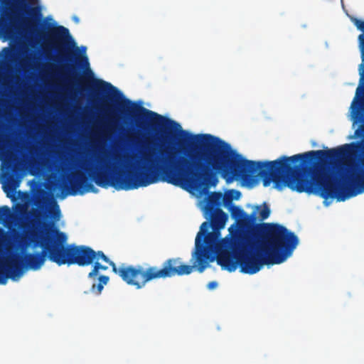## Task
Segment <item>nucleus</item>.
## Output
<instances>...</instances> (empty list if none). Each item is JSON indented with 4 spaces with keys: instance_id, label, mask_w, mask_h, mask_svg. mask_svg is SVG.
Returning <instances> with one entry per match:
<instances>
[{
    "instance_id": "obj_20",
    "label": "nucleus",
    "mask_w": 364,
    "mask_h": 364,
    "mask_svg": "<svg viewBox=\"0 0 364 364\" xmlns=\"http://www.w3.org/2000/svg\"><path fill=\"white\" fill-rule=\"evenodd\" d=\"M231 217L237 221L244 217L246 213L243 209L239 206L232 205L230 208Z\"/></svg>"
},
{
    "instance_id": "obj_12",
    "label": "nucleus",
    "mask_w": 364,
    "mask_h": 364,
    "mask_svg": "<svg viewBox=\"0 0 364 364\" xmlns=\"http://www.w3.org/2000/svg\"><path fill=\"white\" fill-rule=\"evenodd\" d=\"M107 89L112 91L114 94L122 95L119 91L110 83L92 77L91 90L93 92V97H98L101 93L105 92Z\"/></svg>"
},
{
    "instance_id": "obj_10",
    "label": "nucleus",
    "mask_w": 364,
    "mask_h": 364,
    "mask_svg": "<svg viewBox=\"0 0 364 364\" xmlns=\"http://www.w3.org/2000/svg\"><path fill=\"white\" fill-rule=\"evenodd\" d=\"M7 172L5 173L6 184L4 185V189L14 191L18 186L22 177L21 168L17 164L8 162L6 164Z\"/></svg>"
},
{
    "instance_id": "obj_7",
    "label": "nucleus",
    "mask_w": 364,
    "mask_h": 364,
    "mask_svg": "<svg viewBox=\"0 0 364 364\" xmlns=\"http://www.w3.org/2000/svg\"><path fill=\"white\" fill-rule=\"evenodd\" d=\"M353 24L360 31L358 36V45L360 53L361 63L358 65L359 84L350 105V114L353 125L358 124L355 136L364 142V20L354 18Z\"/></svg>"
},
{
    "instance_id": "obj_24",
    "label": "nucleus",
    "mask_w": 364,
    "mask_h": 364,
    "mask_svg": "<svg viewBox=\"0 0 364 364\" xmlns=\"http://www.w3.org/2000/svg\"><path fill=\"white\" fill-rule=\"evenodd\" d=\"M11 146V141L0 135V151H3L6 147Z\"/></svg>"
},
{
    "instance_id": "obj_31",
    "label": "nucleus",
    "mask_w": 364,
    "mask_h": 364,
    "mask_svg": "<svg viewBox=\"0 0 364 364\" xmlns=\"http://www.w3.org/2000/svg\"><path fill=\"white\" fill-rule=\"evenodd\" d=\"M73 69V67H71L70 69H69V71H72Z\"/></svg>"
},
{
    "instance_id": "obj_13",
    "label": "nucleus",
    "mask_w": 364,
    "mask_h": 364,
    "mask_svg": "<svg viewBox=\"0 0 364 364\" xmlns=\"http://www.w3.org/2000/svg\"><path fill=\"white\" fill-rule=\"evenodd\" d=\"M224 203V196L220 192H213L207 197L205 213L220 210L222 203Z\"/></svg>"
},
{
    "instance_id": "obj_30",
    "label": "nucleus",
    "mask_w": 364,
    "mask_h": 364,
    "mask_svg": "<svg viewBox=\"0 0 364 364\" xmlns=\"http://www.w3.org/2000/svg\"><path fill=\"white\" fill-rule=\"evenodd\" d=\"M69 72L71 73V75H73V79H75L74 73H71V71H69Z\"/></svg>"
},
{
    "instance_id": "obj_6",
    "label": "nucleus",
    "mask_w": 364,
    "mask_h": 364,
    "mask_svg": "<svg viewBox=\"0 0 364 364\" xmlns=\"http://www.w3.org/2000/svg\"><path fill=\"white\" fill-rule=\"evenodd\" d=\"M27 234L17 230L6 231L0 228V284H6L8 279L18 281L23 275V265L19 261L30 246Z\"/></svg>"
},
{
    "instance_id": "obj_15",
    "label": "nucleus",
    "mask_w": 364,
    "mask_h": 364,
    "mask_svg": "<svg viewBox=\"0 0 364 364\" xmlns=\"http://www.w3.org/2000/svg\"><path fill=\"white\" fill-rule=\"evenodd\" d=\"M252 213H255L257 216V220L262 221L267 219L270 215V210L266 203L262 205H257Z\"/></svg>"
},
{
    "instance_id": "obj_1",
    "label": "nucleus",
    "mask_w": 364,
    "mask_h": 364,
    "mask_svg": "<svg viewBox=\"0 0 364 364\" xmlns=\"http://www.w3.org/2000/svg\"><path fill=\"white\" fill-rule=\"evenodd\" d=\"M351 146L282 156L270 161L247 160L233 149V180L250 182L259 176L264 186L272 181L279 191L288 187L325 200L345 201L364 193V159L360 162L348 159Z\"/></svg>"
},
{
    "instance_id": "obj_21",
    "label": "nucleus",
    "mask_w": 364,
    "mask_h": 364,
    "mask_svg": "<svg viewBox=\"0 0 364 364\" xmlns=\"http://www.w3.org/2000/svg\"><path fill=\"white\" fill-rule=\"evenodd\" d=\"M49 217L55 221H58L60 218V210L57 203L54 202L52 206L48 210Z\"/></svg>"
},
{
    "instance_id": "obj_4",
    "label": "nucleus",
    "mask_w": 364,
    "mask_h": 364,
    "mask_svg": "<svg viewBox=\"0 0 364 364\" xmlns=\"http://www.w3.org/2000/svg\"><path fill=\"white\" fill-rule=\"evenodd\" d=\"M53 234L46 231L45 234H41L38 237V240L31 239L27 236L31 242H34L35 245H39L42 251L26 253V250L22 254L19 261L23 267V274L25 269H39L44 264L46 257L58 266L75 264L77 245L66 244L67 235L58 229H53Z\"/></svg>"
},
{
    "instance_id": "obj_5",
    "label": "nucleus",
    "mask_w": 364,
    "mask_h": 364,
    "mask_svg": "<svg viewBox=\"0 0 364 364\" xmlns=\"http://www.w3.org/2000/svg\"><path fill=\"white\" fill-rule=\"evenodd\" d=\"M39 0H0V37L15 38L31 31L41 21L43 14Z\"/></svg>"
},
{
    "instance_id": "obj_17",
    "label": "nucleus",
    "mask_w": 364,
    "mask_h": 364,
    "mask_svg": "<svg viewBox=\"0 0 364 364\" xmlns=\"http://www.w3.org/2000/svg\"><path fill=\"white\" fill-rule=\"evenodd\" d=\"M100 259H95L92 264L93 267L92 270L88 274V277L90 279H95L100 270L105 271L108 269L107 266L102 265L101 263H100L99 260Z\"/></svg>"
},
{
    "instance_id": "obj_16",
    "label": "nucleus",
    "mask_w": 364,
    "mask_h": 364,
    "mask_svg": "<svg viewBox=\"0 0 364 364\" xmlns=\"http://www.w3.org/2000/svg\"><path fill=\"white\" fill-rule=\"evenodd\" d=\"M109 280V278L108 276L106 275H100L98 277V284H93L91 287V291L99 295L101 294L104 286L106 285Z\"/></svg>"
},
{
    "instance_id": "obj_8",
    "label": "nucleus",
    "mask_w": 364,
    "mask_h": 364,
    "mask_svg": "<svg viewBox=\"0 0 364 364\" xmlns=\"http://www.w3.org/2000/svg\"><path fill=\"white\" fill-rule=\"evenodd\" d=\"M210 226V222H203L200 225V231L198 232L195 241L196 249L195 257L196 261L193 267H194L198 264V270L200 273L205 270L209 262H213L215 259V256L212 252L202 244V237L204 235L209 232L208 229Z\"/></svg>"
},
{
    "instance_id": "obj_22",
    "label": "nucleus",
    "mask_w": 364,
    "mask_h": 364,
    "mask_svg": "<svg viewBox=\"0 0 364 364\" xmlns=\"http://www.w3.org/2000/svg\"><path fill=\"white\" fill-rule=\"evenodd\" d=\"M18 65L20 70H21L24 73H26L31 69L33 68V65L31 63V59L28 57H26V58H24L23 60H21L18 63Z\"/></svg>"
},
{
    "instance_id": "obj_3",
    "label": "nucleus",
    "mask_w": 364,
    "mask_h": 364,
    "mask_svg": "<svg viewBox=\"0 0 364 364\" xmlns=\"http://www.w3.org/2000/svg\"><path fill=\"white\" fill-rule=\"evenodd\" d=\"M96 258L109 264L114 273L118 274L128 285L134 287L136 289L144 288L150 281L172 277L175 275L189 274L193 269L191 265L181 264L179 258L166 259L160 269L156 266H149L144 269L141 265L125 264L117 267L102 251H95L85 245L76 246L75 264L80 267L89 266L92 264Z\"/></svg>"
},
{
    "instance_id": "obj_23",
    "label": "nucleus",
    "mask_w": 364,
    "mask_h": 364,
    "mask_svg": "<svg viewBox=\"0 0 364 364\" xmlns=\"http://www.w3.org/2000/svg\"><path fill=\"white\" fill-rule=\"evenodd\" d=\"M11 209L6 206L3 205L0 207V224L6 222L11 215Z\"/></svg>"
},
{
    "instance_id": "obj_2",
    "label": "nucleus",
    "mask_w": 364,
    "mask_h": 364,
    "mask_svg": "<svg viewBox=\"0 0 364 364\" xmlns=\"http://www.w3.org/2000/svg\"><path fill=\"white\" fill-rule=\"evenodd\" d=\"M255 213H245L238 221L232 235L230 250L218 252L217 263L230 272L240 266V271L253 274L263 265L279 264L291 255L299 243L298 237L284 226L277 223H258Z\"/></svg>"
},
{
    "instance_id": "obj_11",
    "label": "nucleus",
    "mask_w": 364,
    "mask_h": 364,
    "mask_svg": "<svg viewBox=\"0 0 364 364\" xmlns=\"http://www.w3.org/2000/svg\"><path fill=\"white\" fill-rule=\"evenodd\" d=\"M205 218L210 222V227L214 232H219L225 226L228 220V215L222 210H216L205 213Z\"/></svg>"
},
{
    "instance_id": "obj_9",
    "label": "nucleus",
    "mask_w": 364,
    "mask_h": 364,
    "mask_svg": "<svg viewBox=\"0 0 364 364\" xmlns=\"http://www.w3.org/2000/svg\"><path fill=\"white\" fill-rule=\"evenodd\" d=\"M49 36L53 40L61 43L65 47L66 61L72 62L75 54L71 52L70 49L75 46V43L72 38L69 30L63 26H57L50 29Z\"/></svg>"
},
{
    "instance_id": "obj_27",
    "label": "nucleus",
    "mask_w": 364,
    "mask_h": 364,
    "mask_svg": "<svg viewBox=\"0 0 364 364\" xmlns=\"http://www.w3.org/2000/svg\"><path fill=\"white\" fill-rule=\"evenodd\" d=\"M114 159L115 161H118L119 160L121 159V156L119 155H118V154H114Z\"/></svg>"
},
{
    "instance_id": "obj_32",
    "label": "nucleus",
    "mask_w": 364,
    "mask_h": 364,
    "mask_svg": "<svg viewBox=\"0 0 364 364\" xmlns=\"http://www.w3.org/2000/svg\"><path fill=\"white\" fill-rule=\"evenodd\" d=\"M167 134L168 135H171V132H167Z\"/></svg>"
},
{
    "instance_id": "obj_28",
    "label": "nucleus",
    "mask_w": 364,
    "mask_h": 364,
    "mask_svg": "<svg viewBox=\"0 0 364 364\" xmlns=\"http://www.w3.org/2000/svg\"><path fill=\"white\" fill-rule=\"evenodd\" d=\"M36 165H37V162H36V161L32 160V161H31V166H36Z\"/></svg>"
},
{
    "instance_id": "obj_14",
    "label": "nucleus",
    "mask_w": 364,
    "mask_h": 364,
    "mask_svg": "<svg viewBox=\"0 0 364 364\" xmlns=\"http://www.w3.org/2000/svg\"><path fill=\"white\" fill-rule=\"evenodd\" d=\"M2 53L5 60V62L3 63L6 70H9L11 68V64L17 65V52L15 49L6 47L3 48Z\"/></svg>"
},
{
    "instance_id": "obj_29",
    "label": "nucleus",
    "mask_w": 364,
    "mask_h": 364,
    "mask_svg": "<svg viewBox=\"0 0 364 364\" xmlns=\"http://www.w3.org/2000/svg\"><path fill=\"white\" fill-rule=\"evenodd\" d=\"M53 225V223L51 222H49L46 224V227H48V228L52 227Z\"/></svg>"
},
{
    "instance_id": "obj_18",
    "label": "nucleus",
    "mask_w": 364,
    "mask_h": 364,
    "mask_svg": "<svg viewBox=\"0 0 364 364\" xmlns=\"http://www.w3.org/2000/svg\"><path fill=\"white\" fill-rule=\"evenodd\" d=\"M219 235L220 231H213V232H208L206 235H204L203 237H202V244L204 245L205 243L206 245L213 246L216 243Z\"/></svg>"
},
{
    "instance_id": "obj_25",
    "label": "nucleus",
    "mask_w": 364,
    "mask_h": 364,
    "mask_svg": "<svg viewBox=\"0 0 364 364\" xmlns=\"http://www.w3.org/2000/svg\"><path fill=\"white\" fill-rule=\"evenodd\" d=\"M78 64L82 66L89 68V62L86 55L81 56L78 58Z\"/></svg>"
},
{
    "instance_id": "obj_26",
    "label": "nucleus",
    "mask_w": 364,
    "mask_h": 364,
    "mask_svg": "<svg viewBox=\"0 0 364 364\" xmlns=\"http://www.w3.org/2000/svg\"><path fill=\"white\" fill-rule=\"evenodd\" d=\"M218 287V282L215 281L210 282L208 284V288L209 289H214Z\"/></svg>"
},
{
    "instance_id": "obj_19",
    "label": "nucleus",
    "mask_w": 364,
    "mask_h": 364,
    "mask_svg": "<svg viewBox=\"0 0 364 364\" xmlns=\"http://www.w3.org/2000/svg\"><path fill=\"white\" fill-rule=\"evenodd\" d=\"M240 192L237 190H230L224 196V204L228 205L232 203V200H238L240 197Z\"/></svg>"
}]
</instances>
